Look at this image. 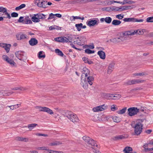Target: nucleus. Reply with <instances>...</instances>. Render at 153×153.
<instances>
[{"label":"nucleus","mask_w":153,"mask_h":153,"mask_svg":"<svg viewBox=\"0 0 153 153\" xmlns=\"http://www.w3.org/2000/svg\"><path fill=\"white\" fill-rule=\"evenodd\" d=\"M123 20L125 22H142L144 21L143 19H138L134 18H125Z\"/></svg>","instance_id":"0eeeda50"},{"label":"nucleus","mask_w":153,"mask_h":153,"mask_svg":"<svg viewBox=\"0 0 153 153\" xmlns=\"http://www.w3.org/2000/svg\"><path fill=\"white\" fill-rule=\"evenodd\" d=\"M125 36L123 35V36H121L119 37V39H120V42L126 40V37H125Z\"/></svg>","instance_id":"338daca9"},{"label":"nucleus","mask_w":153,"mask_h":153,"mask_svg":"<svg viewBox=\"0 0 153 153\" xmlns=\"http://www.w3.org/2000/svg\"><path fill=\"white\" fill-rule=\"evenodd\" d=\"M114 65V62H112L109 64L107 70V73L108 74H110L112 71Z\"/></svg>","instance_id":"aec40b11"},{"label":"nucleus","mask_w":153,"mask_h":153,"mask_svg":"<svg viewBox=\"0 0 153 153\" xmlns=\"http://www.w3.org/2000/svg\"><path fill=\"white\" fill-rule=\"evenodd\" d=\"M147 75V74H146L144 73L143 72L134 73L133 74L134 76H144Z\"/></svg>","instance_id":"a18cd8bd"},{"label":"nucleus","mask_w":153,"mask_h":153,"mask_svg":"<svg viewBox=\"0 0 153 153\" xmlns=\"http://www.w3.org/2000/svg\"><path fill=\"white\" fill-rule=\"evenodd\" d=\"M33 16L31 18V20L32 21L34 22H38L40 21V20L38 18L37 16Z\"/></svg>","instance_id":"7c9ffc66"},{"label":"nucleus","mask_w":153,"mask_h":153,"mask_svg":"<svg viewBox=\"0 0 153 153\" xmlns=\"http://www.w3.org/2000/svg\"><path fill=\"white\" fill-rule=\"evenodd\" d=\"M131 125L134 128V135H138L142 131L143 125L140 122H136L135 123L134 122H133L131 123Z\"/></svg>","instance_id":"f257e3e1"},{"label":"nucleus","mask_w":153,"mask_h":153,"mask_svg":"<svg viewBox=\"0 0 153 153\" xmlns=\"http://www.w3.org/2000/svg\"><path fill=\"white\" fill-rule=\"evenodd\" d=\"M62 144V143L61 142L57 141H56L54 142L50 143L49 145L53 146L59 145Z\"/></svg>","instance_id":"bb28decb"},{"label":"nucleus","mask_w":153,"mask_h":153,"mask_svg":"<svg viewBox=\"0 0 153 153\" xmlns=\"http://www.w3.org/2000/svg\"><path fill=\"white\" fill-rule=\"evenodd\" d=\"M24 20V17L22 16H21L19 18V19L18 20V21L19 22H22L23 23Z\"/></svg>","instance_id":"e2e57ef3"},{"label":"nucleus","mask_w":153,"mask_h":153,"mask_svg":"<svg viewBox=\"0 0 153 153\" xmlns=\"http://www.w3.org/2000/svg\"><path fill=\"white\" fill-rule=\"evenodd\" d=\"M117 108L116 107V105H112L111 107V111H114L117 110Z\"/></svg>","instance_id":"4d7b16f0"},{"label":"nucleus","mask_w":153,"mask_h":153,"mask_svg":"<svg viewBox=\"0 0 153 153\" xmlns=\"http://www.w3.org/2000/svg\"><path fill=\"white\" fill-rule=\"evenodd\" d=\"M139 112V109L136 107H132L128 109V114L130 116H132L137 114Z\"/></svg>","instance_id":"20e7f679"},{"label":"nucleus","mask_w":153,"mask_h":153,"mask_svg":"<svg viewBox=\"0 0 153 153\" xmlns=\"http://www.w3.org/2000/svg\"><path fill=\"white\" fill-rule=\"evenodd\" d=\"M124 15L120 14L116 15V17L117 18L119 19H122L124 17Z\"/></svg>","instance_id":"6e6d98bb"},{"label":"nucleus","mask_w":153,"mask_h":153,"mask_svg":"<svg viewBox=\"0 0 153 153\" xmlns=\"http://www.w3.org/2000/svg\"><path fill=\"white\" fill-rule=\"evenodd\" d=\"M2 57L3 59L5 60L6 61H7V60H8V59L9 58L8 57V56L6 55H3L2 56Z\"/></svg>","instance_id":"774afa93"},{"label":"nucleus","mask_w":153,"mask_h":153,"mask_svg":"<svg viewBox=\"0 0 153 153\" xmlns=\"http://www.w3.org/2000/svg\"><path fill=\"white\" fill-rule=\"evenodd\" d=\"M62 37H59L57 38H55L54 40L57 42H63V40H62Z\"/></svg>","instance_id":"603ef678"},{"label":"nucleus","mask_w":153,"mask_h":153,"mask_svg":"<svg viewBox=\"0 0 153 153\" xmlns=\"http://www.w3.org/2000/svg\"><path fill=\"white\" fill-rule=\"evenodd\" d=\"M55 17L54 14H53V13H51L49 14V17L47 19L49 20L52 19L53 18H54Z\"/></svg>","instance_id":"13d9d810"},{"label":"nucleus","mask_w":153,"mask_h":153,"mask_svg":"<svg viewBox=\"0 0 153 153\" xmlns=\"http://www.w3.org/2000/svg\"><path fill=\"white\" fill-rule=\"evenodd\" d=\"M11 46L10 44L0 43V47L4 48L7 53L9 52Z\"/></svg>","instance_id":"1a4fd4ad"},{"label":"nucleus","mask_w":153,"mask_h":153,"mask_svg":"<svg viewBox=\"0 0 153 153\" xmlns=\"http://www.w3.org/2000/svg\"><path fill=\"white\" fill-rule=\"evenodd\" d=\"M82 59L85 63H87L89 64H91L93 63L92 61L88 59V58L86 57H83Z\"/></svg>","instance_id":"cd10ccee"},{"label":"nucleus","mask_w":153,"mask_h":153,"mask_svg":"<svg viewBox=\"0 0 153 153\" xmlns=\"http://www.w3.org/2000/svg\"><path fill=\"white\" fill-rule=\"evenodd\" d=\"M82 76L85 75V78H86V77L88 76V75H90L89 70L86 67H84L82 69Z\"/></svg>","instance_id":"9b49d317"},{"label":"nucleus","mask_w":153,"mask_h":153,"mask_svg":"<svg viewBox=\"0 0 153 153\" xmlns=\"http://www.w3.org/2000/svg\"><path fill=\"white\" fill-rule=\"evenodd\" d=\"M134 31V30H130L124 32L123 35L124 36H127L129 35H133L135 34L136 32Z\"/></svg>","instance_id":"4468645a"},{"label":"nucleus","mask_w":153,"mask_h":153,"mask_svg":"<svg viewBox=\"0 0 153 153\" xmlns=\"http://www.w3.org/2000/svg\"><path fill=\"white\" fill-rule=\"evenodd\" d=\"M120 39H119V37H117L111 39H110V41L113 43H117L120 42Z\"/></svg>","instance_id":"c756f323"},{"label":"nucleus","mask_w":153,"mask_h":153,"mask_svg":"<svg viewBox=\"0 0 153 153\" xmlns=\"http://www.w3.org/2000/svg\"><path fill=\"white\" fill-rule=\"evenodd\" d=\"M64 115L74 123L78 122L79 120L76 114L70 111H66Z\"/></svg>","instance_id":"f03ea898"},{"label":"nucleus","mask_w":153,"mask_h":153,"mask_svg":"<svg viewBox=\"0 0 153 153\" xmlns=\"http://www.w3.org/2000/svg\"><path fill=\"white\" fill-rule=\"evenodd\" d=\"M88 83L87 81L86 78H85L84 79H82V78L81 84L82 85L84 89H87L88 88Z\"/></svg>","instance_id":"f8f14e48"},{"label":"nucleus","mask_w":153,"mask_h":153,"mask_svg":"<svg viewBox=\"0 0 153 153\" xmlns=\"http://www.w3.org/2000/svg\"><path fill=\"white\" fill-rule=\"evenodd\" d=\"M113 120L114 122L116 123H118L120 121V118L117 117L115 116L113 118Z\"/></svg>","instance_id":"37998d69"},{"label":"nucleus","mask_w":153,"mask_h":153,"mask_svg":"<svg viewBox=\"0 0 153 153\" xmlns=\"http://www.w3.org/2000/svg\"><path fill=\"white\" fill-rule=\"evenodd\" d=\"M132 84H136L137 83H139L143 81L142 80H141L140 79H134L131 80Z\"/></svg>","instance_id":"c9c22d12"},{"label":"nucleus","mask_w":153,"mask_h":153,"mask_svg":"<svg viewBox=\"0 0 153 153\" xmlns=\"http://www.w3.org/2000/svg\"><path fill=\"white\" fill-rule=\"evenodd\" d=\"M15 140L19 141H23L24 142H27L28 140V139L27 138L19 137H16Z\"/></svg>","instance_id":"dca6fc26"},{"label":"nucleus","mask_w":153,"mask_h":153,"mask_svg":"<svg viewBox=\"0 0 153 153\" xmlns=\"http://www.w3.org/2000/svg\"><path fill=\"white\" fill-rule=\"evenodd\" d=\"M23 23L25 24H31L32 22L30 20V19L28 16H26L24 18V20Z\"/></svg>","instance_id":"412c9836"},{"label":"nucleus","mask_w":153,"mask_h":153,"mask_svg":"<svg viewBox=\"0 0 153 153\" xmlns=\"http://www.w3.org/2000/svg\"><path fill=\"white\" fill-rule=\"evenodd\" d=\"M55 52L58 55L60 56H63L64 55L62 52L58 49H56Z\"/></svg>","instance_id":"2f4dec72"},{"label":"nucleus","mask_w":153,"mask_h":153,"mask_svg":"<svg viewBox=\"0 0 153 153\" xmlns=\"http://www.w3.org/2000/svg\"><path fill=\"white\" fill-rule=\"evenodd\" d=\"M78 3H80V0H74L71 1L70 3V4H74Z\"/></svg>","instance_id":"bf43d9fd"},{"label":"nucleus","mask_w":153,"mask_h":153,"mask_svg":"<svg viewBox=\"0 0 153 153\" xmlns=\"http://www.w3.org/2000/svg\"><path fill=\"white\" fill-rule=\"evenodd\" d=\"M16 38L18 40H20L26 38V35L21 33H17L16 35Z\"/></svg>","instance_id":"9d476101"},{"label":"nucleus","mask_w":153,"mask_h":153,"mask_svg":"<svg viewBox=\"0 0 153 153\" xmlns=\"http://www.w3.org/2000/svg\"><path fill=\"white\" fill-rule=\"evenodd\" d=\"M90 2L89 0H80V3L84 4Z\"/></svg>","instance_id":"680f3d73"},{"label":"nucleus","mask_w":153,"mask_h":153,"mask_svg":"<svg viewBox=\"0 0 153 153\" xmlns=\"http://www.w3.org/2000/svg\"><path fill=\"white\" fill-rule=\"evenodd\" d=\"M105 22L107 24H110L111 22L112 19L110 17H107L105 18Z\"/></svg>","instance_id":"ea45409f"},{"label":"nucleus","mask_w":153,"mask_h":153,"mask_svg":"<svg viewBox=\"0 0 153 153\" xmlns=\"http://www.w3.org/2000/svg\"><path fill=\"white\" fill-rule=\"evenodd\" d=\"M11 15L12 17H16L18 16V14L16 12H13L11 13Z\"/></svg>","instance_id":"052dcab7"},{"label":"nucleus","mask_w":153,"mask_h":153,"mask_svg":"<svg viewBox=\"0 0 153 153\" xmlns=\"http://www.w3.org/2000/svg\"><path fill=\"white\" fill-rule=\"evenodd\" d=\"M75 38L74 36H67V39L68 42H71L73 40L72 39Z\"/></svg>","instance_id":"49530a36"},{"label":"nucleus","mask_w":153,"mask_h":153,"mask_svg":"<svg viewBox=\"0 0 153 153\" xmlns=\"http://www.w3.org/2000/svg\"><path fill=\"white\" fill-rule=\"evenodd\" d=\"M111 7H103L102 8V10L103 11H106L108 12L111 11Z\"/></svg>","instance_id":"de8ad7c7"},{"label":"nucleus","mask_w":153,"mask_h":153,"mask_svg":"<svg viewBox=\"0 0 153 153\" xmlns=\"http://www.w3.org/2000/svg\"><path fill=\"white\" fill-rule=\"evenodd\" d=\"M11 89L13 90H20V91H24L26 90L25 88L22 87H15L13 88H11Z\"/></svg>","instance_id":"72a5a7b5"},{"label":"nucleus","mask_w":153,"mask_h":153,"mask_svg":"<svg viewBox=\"0 0 153 153\" xmlns=\"http://www.w3.org/2000/svg\"><path fill=\"white\" fill-rule=\"evenodd\" d=\"M146 21L148 22H153V16L147 18Z\"/></svg>","instance_id":"864d4df0"},{"label":"nucleus","mask_w":153,"mask_h":153,"mask_svg":"<svg viewBox=\"0 0 153 153\" xmlns=\"http://www.w3.org/2000/svg\"><path fill=\"white\" fill-rule=\"evenodd\" d=\"M2 93L4 94L3 95L4 96H8L13 93V92H7V91H2Z\"/></svg>","instance_id":"5fc2aeb1"},{"label":"nucleus","mask_w":153,"mask_h":153,"mask_svg":"<svg viewBox=\"0 0 153 153\" xmlns=\"http://www.w3.org/2000/svg\"><path fill=\"white\" fill-rule=\"evenodd\" d=\"M44 52L43 51H40L38 54V57L39 58H45V54L42 55Z\"/></svg>","instance_id":"e433bc0d"},{"label":"nucleus","mask_w":153,"mask_h":153,"mask_svg":"<svg viewBox=\"0 0 153 153\" xmlns=\"http://www.w3.org/2000/svg\"><path fill=\"white\" fill-rule=\"evenodd\" d=\"M132 151V148L128 146L126 147L123 150L125 153H131Z\"/></svg>","instance_id":"393cba45"},{"label":"nucleus","mask_w":153,"mask_h":153,"mask_svg":"<svg viewBox=\"0 0 153 153\" xmlns=\"http://www.w3.org/2000/svg\"><path fill=\"white\" fill-rule=\"evenodd\" d=\"M99 20L98 19L96 18V19H91L89 20V21H88L86 22V24L88 25L89 27L93 26L95 25H97L99 23Z\"/></svg>","instance_id":"6e6552de"},{"label":"nucleus","mask_w":153,"mask_h":153,"mask_svg":"<svg viewBox=\"0 0 153 153\" xmlns=\"http://www.w3.org/2000/svg\"><path fill=\"white\" fill-rule=\"evenodd\" d=\"M127 109L126 107H125L124 108H123L121 110L119 111H117V113L119 114H123L124 113Z\"/></svg>","instance_id":"a19ab883"},{"label":"nucleus","mask_w":153,"mask_h":153,"mask_svg":"<svg viewBox=\"0 0 153 153\" xmlns=\"http://www.w3.org/2000/svg\"><path fill=\"white\" fill-rule=\"evenodd\" d=\"M111 11H117L120 10V7H111Z\"/></svg>","instance_id":"4c0bfd02"},{"label":"nucleus","mask_w":153,"mask_h":153,"mask_svg":"<svg viewBox=\"0 0 153 153\" xmlns=\"http://www.w3.org/2000/svg\"><path fill=\"white\" fill-rule=\"evenodd\" d=\"M83 139L87 143H88V142H89L90 140H91V138L88 137L87 136H84L82 137Z\"/></svg>","instance_id":"79ce46f5"},{"label":"nucleus","mask_w":153,"mask_h":153,"mask_svg":"<svg viewBox=\"0 0 153 153\" xmlns=\"http://www.w3.org/2000/svg\"><path fill=\"white\" fill-rule=\"evenodd\" d=\"M47 15H45L40 13L35 14V16H36L39 20H40V19H45L46 18V16Z\"/></svg>","instance_id":"5701e85b"},{"label":"nucleus","mask_w":153,"mask_h":153,"mask_svg":"<svg viewBox=\"0 0 153 153\" xmlns=\"http://www.w3.org/2000/svg\"><path fill=\"white\" fill-rule=\"evenodd\" d=\"M36 108L38 109L40 111L46 112L50 114H53V112L51 110L46 107L38 106L36 107Z\"/></svg>","instance_id":"39448f33"},{"label":"nucleus","mask_w":153,"mask_h":153,"mask_svg":"<svg viewBox=\"0 0 153 153\" xmlns=\"http://www.w3.org/2000/svg\"><path fill=\"white\" fill-rule=\"evenodd\" d=\"M121 23L120 20H114L112 22V24L114 25L117 26L120 25Z\"/></svg>","instance_id":"c85d7f7f"},{"label":"nucleus","mask_w":153,"mask_h":153,"mask_svg":"<svg viewBox=\"0 0 153 153\" xmlns=\"http://www.w3.org/2000/svg\"><path fill=\"white\" fill-rule=\"evenodd\" d=\"M94 51L91 50L89 49H87L85 50V52L88 54H91L94 53Z\"/></svg>","instance_id":"8fccbe9b"},{"label":"nucleus","mask_w":153,"mask_h":153,"mask_svg":"<svg viewBox=\"0 0 153 153\" xmlns=\"http://www.w3.org/2000/svg\"><path fill=\"white\" fill-rule=\"evenodd\" d=\"M24 52L21 51H19L16 52L15 53L16 57L21 60L25 62L27 59L26 54L24 53Z\"/></svg>","instance_id":"7ed1b4c3"},{"label":"nucleus","mask_w":153,"mask_h":153,"mask_svg":"<svg viewBox=\"0 0 153 153\" xmlns=\"http://www.w3.org/2000/svg\"><path fill=\"white\" fill-rule=\"evenodd\" d=\"M100 111H103L107 108V106L105 105L104 104L102 105L99 106Z\"/></svg>","instance_id":"c03bdc74"},{"label":"nucleus","mask_w":153,"mask_h":153,"mask_svg":"<svg viewBox=\"0 0 153 153\" xmlns=\"http://www.w3.org/2000/svg\"><path fill=\"white\" fill-rule=\"evenodd\" d=\"M88 143L90 144L91 146H95L98 148H99V146L97 144L95 141L92 139H91L89 142H88Z\"/></svg>","instance_id":"a878e982"},{"label":"nucleus","mask_w":153,"mask_h":153,"mask_svg":"<svg viewBox=\"0 0 153 153\" xmlns=\"http://www.w3.org/2000/svg\"><path fill=\"white\" fill-rule=\"evenodd\" d=\"M82 25L81 23L79 24H76L75 25V26L76 27L77 30L78 31H79L81 30V29Z\"/></svg>","instance_id":"58836bf2"},{"label":"nucleus","mask_w":153,"mask_h":153,"mask_svg":"<svg viewBox=\"0 0 153 153\" xmlns=\"http://www.w3.org/2000/svg\"><path fill=\"white\" fill-rule=\"evenodd\" d=\"M0 12H1L5 13V15H7V18L10 19L11 18V16L7 12V10L6 8L2 7H0Z\"/></svg>","instance_id":"ddd939ff"},{"label":"nucleus","mask_w":153,"mask_h":153,"mask_svg":"<svg viewBox=\"0 0 153 153\" xmlns=\"http://www.w3.org/2000/svg\"><path fill=\"white\" fill-rule=\"evenodd\" d=\"M134 7V6H124L122 7H120V11L126 10H128L133 8Z\"/></svg>","instance_id":"f3484780"},{"label":"nucleus","mask_w":153,"mask_h":153,"mask_svg":"<svg viewBox=\"0 0 153 153\" xmlns=\"http://www.w3.org/2000/svg\"><path fill=\"white\" fill-rule=\"evenodd\" d=\"M128 0H124L123 2H121L120 1H118V3L121 4L123 5L128 4Z\"/></svg>","instance_id":"69168bd1"},{"label":"nucleus","mask_w":153,"mask_h":153,"mask_svg":"<svg viewBox=\"0 0 153 153\" xmlns=\"http://www.w3.org/2000/svg\"><path fill=\"white\" fill-rule=\"evenodd\" d=\"M29 43L31 46H34L36 45L38 43L37 40L34 38H32L29 41Z\"/></svg>","instance_id":"2eb2a0df"},{"label":"nucleus","mask_w":153,"mask_h":153,"mask_svg":"<svg viewBox=\"0 0 153 153\" xmlns=\"http://www.w3.org/2000/svg\"><path fill=\"white\" fill-rule=\"evenodd\" d=\"M90 75H88L86 77L87 81L88 83L90 85H92L93 83L94 80V78L92 76H90Z\"/></svg>","instance_id":"a211bd4d"},{"label":"nucleus","mask_w":153,"mask_h":153,"mask_svg":"<svg viewBox=\"0 0 153 153\" xmlns=\"http://www.w3.org/2000/svg\"><path fill=\"white\" fill-rule=\"evenodd\" d=\"M97 54L99 56L100 58L102 59H104L105 58V53L102 51H100L97 52Z\"/></svg>","instance_id":"6ab92c4d"},{"label":"nucleus","mask_w":153,"mask_h":153,"mask_svg":"<svg viewBox=\"0 0 153 153\" xmlns=\"http://www.w3.org/2000/svg\"><path fill=\"white\" fill-rule=\"evenodd\" d=\"M105 97L106 98H111L113 100H116L119 99L121 97V95L120 94H115L114 95L113 94H104Z\"/></svg>","instance_id":"423d86ee"},{"label":"nucleus","mask_w":153,"mask_h":153,"mask_svg":"<svg viewBox=\"0 0 153 153\" xmlns=\"http://www.w3.org/2000/svg\"><path fill=\"white\" fill-rule=\"evenodd\" d=\"M127 137V136H125V134L115 136L113 138V140H117L120 139H122L125 138Z\"/></svg>","instance_id":"b1692460"},{"label":"nucleus","mask_w":153,"mask_h":153,"mask_svg":"<svg viewBox=\"0 0 153 153\" xmlns=\"http://www.w3.org/2000/svg\"><path fill=\"white\" fill-rule=\"evenodd\" d=\"M37 125V124H36L32 123L28 125L27 127L30 130H31Z\"/></svg>","instance_id":"f704fd0d"},{"label":"nucleus","mask_w":153,"mask_h":153,"mask_svg":"<svg viewBox=\"0 0 153 153\" xmlns=\"http://www.w3.org/2000/svg\"><path fill=\"white\" fill-rule=\"evenodd\" d=\"M100 107L99 106L96 107L94 108L93 109V110L94 112H97L100 111Z\"/></svg>","instance_id":"0e129e2a"},{"label":"nucleus","mask_w":153,"mask_h":153,"mask_svg":"<svg viewBox=\"0 0 153 153\" xmlns=\"http://www.w3.org/2000/svg\"><path fill=\"white\" fill-rule=\"evenodd\" d=\"M6 62L11 65H14V64H15V62L13 60H12L11 59L9 58L8 59V60L6 61Z\"/></svg>","instance_id":"09e8293b"},{"label":"nucleus","mask_w":153,"mask_h":153,"mask_svg":"<svg viewBox=\"0 0 153 153\" xmlns=\"http://www.w3.org/2000/svg\"><path fill=\"white\" fill-rule=\"evenodd\" d=\"M106 3L110 5L114 3H118V1H106Z\"/></svg>","instance_id":"3c124183"},{"label":"nucleus","mask_w":153,"mask_h":153,"mask_svg":"<svg viewBox=\"0 0 153 153\" xmlns=\"http://www.w3.org/2000/svg\"><path fill=\"white\" fill-rule=\"evenodd\" d=\"M84 38L85 39V38L84 37H81L79 38V41L76 40V41H74V44L76 43L79 45H82V44L80 42L82 41V40Z\"/></svg>","instance_id":"473e14b6"},{"label":"nucleus","mask_w":153,"mask_h":153,"mask_svg":"<svg viewBox=\"0 0 153 153\" xmlns=\"http://www.w3.org/2000/svg\"><path fill=\"white\" fill-rule=\"evenodd\" d=\"M137 31L136 32V33L135 34L139 35H142L146 31V30L145 29H137L134 30V31L135 32Z\"/></svg>","instance_id":"4be33fe9"}]
</instances>
